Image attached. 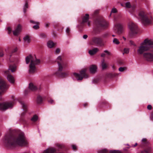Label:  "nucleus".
Here are the masks:
<instances>
[{
	"instance_id": "nucleus-57",
	"label": "nucleus",
	"mask_w": 153,
	"mask_h": 153,
	"mask_svg": "<svg viewBox=\"0 0 153 153\" xmlns=\"http://www.w3.org/2000/svg\"><path fill=\"white\" fill-rule=\"evenodd\" d=\"M88 105V103H85V104H84L83 105L84 107H85L86 106H87Z\"/></svg>"
},
{
	"instance_id": "nucleus-9",
	"label": "nucleus",
	"mask_w": 153,
	"mask_h": 153,
	"mask_svg": "<svg viewBox=\"0 0 153 153\" xmlns=\"http://www.w3.org/2000/svg\"><path fill=\"white\" fill-rule=\"evenodd\" d=\"M128 27L130 29L129 35L132 36L136 34L138 32V27L136 24L131 22L128 24Z\"/></svg>"
},
{
	"instance_id": "nucleus-48",
	"label": "nucleus",
	"mask_w": 153,
	"mask_h": 153,
	"mask_svg": "<svg viewBox=\"0 0 153 153\" xmlns=\"http://www.w3.org/2000/svg\"><path fill=\"white\" fill-rule=\"evenodd\" d=\"M4 56V53L3 51H0V57H2Z\"/></svg>"
},
{
	"instance_id": "nucleus-23",
	"label": "nucleus",
	"mask_w": 153,
	"mask_h": 153,
	"mask_svg": "<svg viewBox=\"0 0 153 153\" xmlns=\"http://www.w3.org/2000/svg\"><path fill=\"white\" fill-rule=\"evenodd\" d=\"M110 34L108 32H106L102 34L101 38L104 40V39L108 38L110 36Z\"/></svg>"
},
{
	"instance_id": "nucleus-18",
	"label": "nucleus",
	"mask_w": 153,
	"mask_h": 153,
	"mask_svg": "<svg viewBox=\"0 0 153 153\" xmlns=\"http://www.w3.org/2000/svg\"><path fill=\"white\" fill-rule=\"evenodd\" d=\"M101 66L102 70L106 69L108 66V64L106 63L104 59H103L101 61Z\"/></svg>"
},
{
	"instance_id": "nucleus-20",
	"label": "nucleus",
	"mask_w": 153,
	"mask_h": 153,
	"mask_svg": "<svg viewBox=\"0 0 153 153\" xmlns=\"http://www.w3.org/2000/svg\"><path fill=\"white\" fill-rule=\"evenodd\" d=\"M97 68V66L95 65H92L90 66V72L91 73L96 72Z\"/></svg>"
},
{
	"instance_id": "nucleus-28",
	"label": "nucleus",
	"mask_w": 153,
	"mask_h": 153,
	"mask_svg": "<svg viewBox=\"0 0 153 153\" xmlns=\"http://www.w3.org/2000/svg\"><path fill=\"white\" fill-rule=\"evenodd\" d=\"M43 99L42 96H38L37 98V102L38 103H40L43 101Z\"/></svg>"
},
{
	"instance_id": "nucleus-5",
	"label": "nucleus",
	"mask_w": 153,
	"mask_h": 153,
	"mask_svg": "<svg viewBox=\"0 0 153 153\" xmlns=\"http://www.w3.org/2000/svg\"><path fill=\"white\" fill-rule=\"evenodd\" d=\"M93 31L95 34L99 33L102 29L107 27L108 23L103 18H98L94 21Z\"/></svg>"
},
{
	"instance_id": "nucleus-42",
	"label": "nucleus",
	"mask_w": 153,
	"mask_h": 153,
	"mask_svg": "<svg viewBox=\"0 0 153 153\" xmlns=\"http://www.w3.org/2000/svg\"><path fill=\"white\" fill-rule=\"evenodd\" d=\"M60 49L58 48H57L55 51V53H56L57 54H59L60 53Z\"/></svg>"
},
{
	"instance_id": "nucleus-52",
	"label": "nucleus",
	"mask_w": 153,
	"mask_h": 153,
	"mask_svg": "<svg viewBox=\"0 0 153 153\" xmlns=\"http://www.w3.org/2000/svg\"><path fill=\"white\" fill-rule=\"evenodd\" d=\"M105 53H102L101 55V56L102 57H104L105 56Z\"/></svg>"
},
{
	"instance_id": "nucleus-6",
	"label": "nucleus",
	"mask_w": 153,
	"mask_h": 153,
	"mask_svg": "<svg viewBox=\"0 0 153 153\" xmlns=\"http://www.w3.org/2000/svg\"><path fill=\"white\" fill-rule=\"evenodd\" d=\"M139 19L142 24L145 26L151 24L153 20L152 18L146 14L143 11H140L138 14Z\"/></svg>"
},
{
	"instance_id": "nucleus-10",
	"label": "nucleus",
	"mask_w": 153,
	"mask_h": 153,
	"mask_svg": "<svg viewBox=\"0 0 153 153\" xmlns=\"http://www.w3.org/2000/svg\"><path fill=\"white\" fill-rule=\"evenodd\" d=\"M86 71L85 69H82L80 71V74L74 73V75L77 80H82L83 78H87L88 77V75L86 73Z\"/></svg>"
},
{
	"instance_id": "nucleus-30",
	"label": "nucleus",
	"mask_w": 153,
	"mask_h": 153,
	"mask_svg": "<svg viewBox=\"0 0 153 153\" xmlns=\"http://www.w3.org/2000/svg\"><path fill=\"white\" fill-rule=\"evenodd\" d=\"M28 7V3L27 1H26L25 4L24 8V12L25 13L27 11V9Z\"/></svg>"
},
{
	"instance_id": "nucleus-41",
	"label": "nucleus",
	"mask_w": 153,
	"mask_h": 153,
	"mask_svg": "<svg viewBox=\"0 0 153 153\" xmlns=\"http://www.w3.org/2000/svg\"><path fill=\"white\" fill-rule=\"evenodd\" d=\"M104 52L108 55L109 56L111 55V53L107 50H105L104 51Z\"/></svg>"
},
{
	"instance_id": "nucleus-54",
	"label": "nucleus",
	"mask_w": 153,
	"mask_h": 153,
	"mask_svg": "<svg viewBox=\"0 0 153 153\" xmlns=\"http://www.w3.org/2000/svg\"><path fill=\"white\" fill-rule=\"evenodd\" d=\"M53 100H51L49 101V102H50L51 103H53Z\"/></svg>"
},
{
	"instance_id": "nucleus-39",
	"label": "nucleus",
	"mask_w": 153,
	"mask_h": 153,
	"mask_svg": "<svg viewBox=\"0 0 153 153\" xmlns=\"http://www.w3.org/2000/svg\"><path fill=\"white\" fill-rule=\"evenodd\" d=\"M126 7L127 8H130L131 7V4L130 2H128L126 4Z\"/></svg>"
},
{
	"instance_id": "nucleus-47",
	"label": "nucleus",
	"mask_w": 153,
	"mask_h": 153,
	"mask_svg": "<svg viewBox=\"0 0 153 153\" xmlns=\"http://www.w3.org/2000/svg\"><path fill=\"white\" fill-rule=\"evenodd\" d=\"M30 22L33 24H39V23L38 22H35L33 21V20H30Z\"/></svg>"
},
{
	"instance_id": "nucleus-13",
	"label": "nucleus",
	"mask_w": 153,
	"mask_h": 153,
	"mask_svg": "<svg viewBox=\"0 0 153 153\" xmlns=\"http://www.w3.org/2000/svg\"><path fill=\"white\" fill-rule=\"evenodd\" d=\"M89 15L88 14H86L85 16H83L82 18V21L80 23V25L82 27H83L85 25V23H87L88 25H90V23L89 21Z\"/></svg>"
},
{
	"instance_id": "nucleus-50",
	"label": "nucleus",
	"mask_w": 153,
	"mask_h": 153,
	"mask_svg": "<svg viewBox=\"0 0 153 153\" xmlns=\"http://www.w3.org/2000/svg\"><path fill=\"white\" fill-rule=\"evenodd\" d=\"M88 37V36L87 35H84L83 36V38L84 39H86Z\"/></svg>"
},
{
	"instance_id": "nucleus-55",
	"label": "nucleus",
	"mask_w": 153,
	"mask_h": 153,
	"mask_svg": "<svg viewBox=\"0 0 153 153\" xmlns=\"http://www.w3.org/2000/svg\"><path fill=\"white\" fill-rule=\"evenodd\" d=\"M137 145V143H136L135 145H132L131 146L133 147H134Z\"/></svg>"
},
{
	"instance_id": "nucleus-8",
	"label": "nucleus",
	"mask_w": 153,
	"mask_h": 153,
	"mask_svg": "<svg viewBox=\"0 0 153 153\" xmlns=\"http://www.w3.org/2000/svg\"><path fill=\"white\" fill-rule=\"evenodd\" d=\"M42 87L41 85L36 86L32 83H30L29 84V88L26 89L24 91L25 95H27L32 91H39L42 89Z\"/></svg>"
},
{
	"instance_id": "nucleus-16",
	"label": "nucleus",
	"mask_w": 153,
	"mask_h": 153,
	"mask_svg": "<svg viewBox=\"0 0 153 153\" xmlns=\"http://www.w3.org/2000/svg\"><path fill=\"white\" fill-rule=\"evenodd\" d=\"M5 73L6 74H7V79L11 83H14V78L12 75L9 74V71H6Z\"/></svg>"
},
{
	"instance_id": "nucleus-34",
	"label": "nucleus",
	"mask_w": 153,
	"mask_h": 153,
	"mask_svg": "<svg viewBox=\"0 0 153 153\" xmlns=\"http://www.w3.org/2000/svg\"><path fill=\"white\" fill-rule=\"evenodd\" d=\"M127 69V68L126 67H120L119 68V71L120 72H123L125 70H126Z\"/></svg>"
},
{
	"instance_id": "nucleus-22",
	"label": "nucleus",
	"mask_w": 153,
	"mask_h": 153,
	"mask_svg": "<svg viewBox=\"0 0 153 153\" xmlns=\"http://www.w3.org/2000/svg\"><path fill=\"white\" fill-rule=\"evenodd\" d=\"M16 65H10L9 66V69L12 72H14L16 70Z\"/></svg>"
},
{
	"instance_id": "nucleus-26",
	"label": "nucleus",
	"mask_w": 153,
	"mask_h": 153,
	"mask_svg": "<svg viewBox=\"0 0 153 153\" xmlns=\"http://www.w3.org/2000/svg\"><path fill=\"white\" fill-rule=\"evenodd\" d=\"M23 39L25 42H27V43H30V37L28 35H27L26 36L24 37Z\"/></svg>"
},
{
	"instance_id": "nucleus-38",
	"label": "nucleus",
	"mask_w": 153,
	"mask_h": 153,
	"mask_svg": "<svg viewBox=\"0 0 153 153\" xmlns=\"http://www.w3.org/2000/svg\"><path fill=\"white\" fill-rule=\"evenodd\" d=\"M124 53H128L129 52V49L127 48H125L124 49Z\"/></svg>"
},
{
	"instance_id": "nucleus-27",
	"label": "nucleus",
	"mask_w": 153,
	"mask_h": 153,
	"mask_svg": "<svg viewBox=\"0 0 153 153\" xmlns=\"http://www.w3.org/2000/svg\"><path fill=\"white\" fill-rule=\"evenodd\" d=\"M151 148L150 147H148L143 151L142 152V153H151Z\"/></svg>"
},
{
	"instance_id": "nucleus-45",
	"label": "nucleus",
	"mask_w": 153,
	"mask_h": 153,
	"mask_svg": "<svg viewBox=\"0 0 153 153\" xmlns=\"http://www.w3.org/2000/svg\"><path fill=\"white\" fill-rule=\"evenodd\" d=\"M7 30L8 31V33L10 34L11 32V29L10 27H8Z\"/></svg>"
},
{
	"instance_id": "nucleus-59",
	"label": "nucleus",
	"mask_w": 153,
	"mask_h": 153,
	"mask_svg": "<svg viewBox=\"0 0 153 153\" xmlns=\"http://www.w3.org/2000/svg\"><path fill=\"white\" fill-rule=\"evenodd\" d=\"M123 38L125 40H126V38L125 37H123Z\"/></svg>"
},
{
	"instance_id": "nucleus-2",
	"label": "nucleus",
	"mask_w": 153,
	"mask_h": 153,
	"mask_svg": "<svg viewBox=\"0 0 153 153\" xmlns=\"http://www.w3.org/2000/svg\"><path fill=\"white\" fill-rule=\"evenodd\" d=\"M140 54H143V58L149 62L153 61V42L146 39L137 50Z\"/></svg>"
},
{
	"instance_id": "nucleus-36",
	"label": "nucleus",
	"mask_w": 153,
	"mask_h": 153,
	"mask_svg": "<svg viewBox=\"0 0 153 153\" xmlns=\"http://www.w3.org/2000/svg\"><path fill=\"white\" fill-rule=\"evenodd\" d=\"M113 42L115 44L118 45L120 43V42L116 38H114L113 40Z\"/></svg>"
},
{
	"instance_id": "nucleus-1",
	"label": "nucleus",
	"mask_w": 153,
	"mask_h": 153,
	"mask_svg": "<svg viewBox=\"0 0 153 153\" xmlns=\"http://www.w3.org/2000/svg\"><path fill=\"white\" fill-rule=\"evenodd\" d=\"M3 141L6 146L9 148H13L16 146H25L27 144L23 133L15 136H12L10 134H7L3 138Z\"/></svg>"
},
{
	"instance_id": "nucleus-15",
	"label": "nucleus",
	"mask_w": 153,
	"mask_h": 153,
	"mask_svg": "<svg viewBox=\"0 0 153 153\" xmlns=\"http://www.w3.org/2000/svg\"><path fill=\"white\" fill-rule=\"evenodd\" d=\"M22 26L20 24L17 25L15 28V30L13 31V33L14 36H18L21 32Z\"/></svg>"
},
{
	"instance_id": "nucleus-7",
	"label": "nucleus",
	"mask_w": 153,
	"mask_h": 153,
	"mask_svg": "<svg viewBox=\"0 0 153 153\" xmlns=\"http://www.w3.org/2000/svg\"><path fill=\"white\" fill-rule=\"evenodd\" d=\"M105 42L106 41L101 37L94 36L92 38L91 44L102 47L105 45Z\"/></svg>"
},
{
	"instance_id": "nucleus-56",
	"label": "nucleus",
	"mask_w": 153,
	"mask_h": 153,
	"mask_svg": "<svg viewBox=\"0 0 153 153\" xmlns=\"http://www.w3.org/2000/svg\"><path fill=\"white\" fill-rule=\"evenodd\" d=\"M93 82L94 83H96L97 82V80L96 79H94L93 80Z\"/></svg>"
},
{
	"instance_id": "nucleus-19",
	"label": "nucleus",
	"mask_w": 153,
	"mask_h": 153,
	"mask_svg": "<svg viewBox=\"0 0 153 153\" xmlns=\"http://www.w3.org/2000/svg\"><path fill=\"white\" fill-rule=\"evenodd\" d=\"M56 149L53 148H50L45 150L43 153H54Z\"/></svg>"
},
{
	"instance_id": "nucleus-43",
	"label": "nucleus",
	"mask_w": 153,
	"mask_h": 153,
	"mask_svg": "<svg viewBox=\"0 0 153 153\" xmlns=\"http://www.w3.org/2000/svg\"><path fill=\"white\" fill-rule=\"evenodd\" d=\"M146 142V139H143L142 140V144L144 145Z\"/></svg>"
},
{
	"instance_id": "nucleus-53",
	"label": "nucleus",
	"mask_w": 153,
	"mask_h": 153,
	"mask_svg": "<svg viewBox=\"0 0 153 153\" xmlns=\"http://www.w3.org/2000/svg\"><path fill=\"white\" fill-rule=\"evenodd\" d=\"M50 25V24L49 23H47L45 25V27H48L49 26V25Z\"/></svg>"
},
{
	"instance_id": "nucleus-14",
	"label": "nucleus",
	"mask_w": 153,
	"mask_h": 153,
	"mask_svg": "<svg viewBox=\"0 0 153 153\" xmlns=\"http://www.w3.org/2000/svg\"><path fill=\"white\" fill-rule=\"evenodd\" d=\"M115 32L118 34H120L122 33L123 27L120 24L116 25L114 28Z\"/></svg>"
},
{
	"instance_id": "nucleus-29",
	"label": "nucleus",
	"mask_w": 153,
	"mask_h": 153,
	"mask_svg": "<svg viewBox=\"0 0 153 153\" xmlns=\"http://www.w3.org/2000/svg\"><path fill=\"white\" fill-rule=\"evenodd\" d=\"M17 51V48H16L14 49H13L11 52L10 53H9V55L10 56V57L12 56L13 54L16 52Z\"/></svg>"
},
{
	"instance_id": "nucleus-21",
	"label": "nucleus",
	"mask_w": 153,
	"mask_h": 153,
	"mask_svg": "<svg viewBox=\"0 0 153 153\" xmlns=\"http://www.w3.org/2000/svg\"><path fill=\"white\" fill-rule=\"evenodd\" d=\"M119 74L114 73H109L107 74V76L110 78L116 77L118 76Z\"/></svg>"
},
{
	"instance_id": "nucleus-61",
	"label": "nucleus",
	"mask_w": 153,
	"mask_h": 153,
	"mask_svg": "<svg viewBox=\"0 0 153 153\" xmlns=\"http://www.w3.org/2000/svg\"><path fill=\"white\" fill-rule=\"evenodd\" d=\"M112 36L113 37H114V36H115V35H112Z\"/></svg>"
},
{
	"instance_id": "nucleus-33",
	"label": "nucleus",
	"mask_w": 153,
	"mask_h": 153,
	"mask_svg": "<svg viewBox=\"0 0 153 153\" xmlns=\"http://www.w3.org/2000/svg\"><path fill=\"white\" fill-rule=\"evenodd\" d=\"M40 37L42 38H45L46 37L47 35L45 33H41L39 35Z\"/></svg>"
},
{
	"instance_id": "nucleus-11",
	"label": "nucleus",
	"mask_w": 153,
	"mask_h": 153,
	"mask_svg": "<svg viewBox=\"0 0 153 153\" xmlns=\"http://www.w3.org/2000/svg\"><path fill=\"white\" fill-rule=\"evenodd\" d=\"M9 85L2 79H0V95L5 92L8 88Z\"/></svg>"
},
{
	"instance_id": "nucleus-32",
	"label": "nucleus",
	"mask_w": 153,
	"mask_h": 153,
	"mask_svg": "<svg viewBox=\"0 0 153 153\" xmlns=\"http://www.w3.org/2000/svg\"><path fill=\"white\" fill-rule=\"evenodd\" d=\"M70 32L71 30L70 28L69 27H67L66 30V33L68 36H69L70 35Z\"/></svg>"
},
{
	"instance_id": "nucleus-12",
	"label": "nucleus",
	"mask_w": 153,
	"mask_h": 153,
	"mask_svg": "<svg viewBox=\"0 0 153 153\" xmlns=\"http://www.w3.org/2000/svg\"><path fill=\"white\" fill-rule=\"evenodd\" d=\"M13 105L12 103L11 102L0 103V109L1 110H5L9 108L12 107Z\"/></svg>"
},
{
	"instance_id": "nucleus-37",
	"label": "nucleus",
	"mask_w": 153,
	"mask_h": 153,
	"mask_svg": "<svg viewBox=\"0 0 153 153\" xmlns=\"http://www.w3.org/2000/svg\"><path fill=\"white\" fill-rule=\"evenodd\" d=\"M100 153H107L108 152V150L106 149H104L100 150Z\"/></svg>"
},
{
	"instance_id": "nucleus-17",
	"label": "nucleus",
	"mask_w": 153,
	"mask_h": 153,
	"mask_svg": "<svg viewBox=\"0 0 153 153\" xmlns=\"http://www.w3.org/2000/svg\"><path fill=\"white\" fill-rule=\"evenodd\" d=\"M99 51V50L98 48H95L89 50L88 53L91 55L92 56L96 54Z\"/></svg>"
},
{
	"instance_id": "nucleus-49",
	"label": "nucleus",
	"mask_w": 153,
	"mask_h": 153,
	"mask_svg": "<svg viewBox=\"0 0 153 153\" xmlns=\"http://www.w3.org/2000/svg\"><path fill=\"white\" fill-rule=\"evenodd\" d=\"M119 64L120 65H123L124 64L123 62L122 61H119L118 62Z\"/></svg>"
},
{
	"instance_id": "nucleus-51",
	"label": "nucleus",
	"mask_w": 153,
	"mask_h": 153,
	"mask_svg": "<svg viewBox=\"0 0 153 153\" xmlns=\"http://www.w3.org/2000/svg\"><path fill=\"white\" fill-rule=\"evenodd\" d=\"M130 44L132 45H134V42L131 40L130 41Z\"/></svg>"
},
{
	"instance_id": "nucleus-46",
	"label": "nucleus",
	"mask_w": 153,
	"mask_h": 153,
	"mask_svg": "<svg viewBox=\"0 0 153 153\" xmlns=\"http://www.w3.org/2000/svg\"><path fill=\"white\" fill-rule=\"evenodd\" d=\"M147 109L148 110H151L152 108V106L150 105H148L147 107Z\"/></svg>"
},
{
	"instance_id": "nucleus-40",
	"label": "nucleus",
	"mask_w": 153,
	"mask_h": 153,
	"mask_svg": "<svg viewBox=\"0 0 153 153\" xmlns=\"http://www.w3.org/2000/svg\"><path fill=\"white\" fill-rule=\"evenodd\" d=\"M39 24H37L36 25H34L33 26V28L35 29H37L39 28Z\"/></svg>"
},
{
	"instance_id": "nucleus-24",
	"label": "nucleus",
	"mask_w": 153,
	"mask_h": 153,
	"mask_svg": "<svg viewBox=\"0 0 153 153\" xmlns=\"http://www.w3.org/2000/svg\"><path fill=\"white\" fill-rule=\"evenodd\" d=\"M47 44L48 47L50 48L53 47L55 45V44L53 42L51 41H48Z\"/></svg>"
},
{
	"instance_id": "nucleus-31",
	"label": "nucleus",
	"mask_w": 153,
	"mask_h": 153,
	"mask_svg": "<svg viewBox=\"0 0 153 153\" xmlns=\"http://www.w3.org/2000/svg\"><path fill=\"white\" fill-rule=\"evenodd\" d=\"M38 119V116L36 115L33 116V117L31 119V120L33 122H35Z\"/></svg>"
},
{
	"instance_id": "nucleus-25",
	"label": "nucleus",
	"mask_w": 153,
	"mask_h": 153,
	"mask_svg": "<svg viewBox=\"0 0 153 153\" xmlns=\"http://www.w3.org/2000/svg\"><path fill=\"white\" fill-rule=\"evenodd\" d=\"M19 103H21V104L22 105V107L23 110H25V111H26L27 108V105H26L23 102L22 100H19Z\"/></svg>"
},
{
	"instance_id": "nucleus-44",
	"label": "nucleus",
	"mask_w": 153,
	"mask_h": 153,
	"mask_svg": "<svg viewBox=\"0 0 153 153\" xmlns=\"http://www.w3.org/2000/svg\"><path fill=\"white\" fill-rule=\"evenodd\" d=\"M72 148L73 150H76V147L75 145H72Z\"/></svg>"
},
{
	"instance_id": "nucleus-4",
	"label": "nucleus",
	"mask_w": 153,
	"mask_h": 153,
	"mask_svg": "<svg viewBox=\"0 0 153 153\" xmlns=\"http://www.w3.org/2000/svg\"><path fill=\"white\" fill-rule=\"evenodd\" d=\"M25 61L27 64H28L30 62L29 66L30 74H33L35 72L36 70L35 65H39L40 62V60L37 59L35 55H30L27 56L25 58Z\"/></svg>"
},
{
	"instance_id": "nucleus-58",
	"label": "nucleus",
	"mask_w": 153,
	"mask_h": 153,
	"mask_svg": "<svg viewBox=\"0 0 153 153\" xmlns=\"http://www.w3.org/2000/svg\"><path fill=\"white\" fill-rule=\"evenodd\" d=\"M96 14H97L98 13V11H97L95 12Z\"/></svg>"
},
{
	"instance_id": "nucleus-60",
	"label": "nucleus",
	"mask_w": 153,
	"mask_h": 153,
	"mask_svg": "<svg viewBox=\"0 0 153 153\" xmlns=\"http://www.w3.org/2000/svg\"><path fill=\"white\" fill-rule=\"evenodd\" d=\"M112 68L114 69H115V67L114 66H113Z\"/></svg>"
},
{
	"instance_id": "nucleus-3",
	"label": "nucleus",
	"mask_w": 153,
	"mask_h": 153,
	"mask_svg": "<svg viewBox=\"0 0 153 153\" xmlns=\"http://www.w3.org/2000/svg\"><path fill=\"white\" fill-rule=\"evenodd\" d=\"M57 62L58 65L59 69L55 74L56 75L62 78L67 76L68 75V72L65 71V68L67 66V62L63 60L61 56L58 57Z\"/></svg>"
},
{
	"instance_id": "nucleus-35",
	"label": "nucleus",
	"mask_w": 153,
	"mask_h": 153,
	"mask_svg": "<svg viewBox=\"0 0 153 153\" xmlns=\"http://www.w3.org/2000/svg\"><path fill=\"white\" fill-rule=\"evenodd\" d=\"M117 10L116 8H113V9H112L111 10V13L110 15V16H111V13H117Z\"/></svg>"
}]
</instances>
